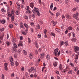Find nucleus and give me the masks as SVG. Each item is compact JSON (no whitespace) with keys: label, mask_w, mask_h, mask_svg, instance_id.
<instances>
[{"label":"nucleus","mask_w":79,"mask_h":79,"mask_svg":"<svg viewBox=\"0 0 79 79\" xmlns=\"http://www.w3.org/2000/svg\"><path fill=\"white\" fill-rule=\"evenodd\" d=\"M36 27L37 29H40V25L39 24L37 25Z\"/></svg>","instance_id":"21"},{"label":"nucleus","mask_w":79,"mask_h":79,"mask_svg":"<svg viewBox=\"0 0 79 79\" xmlns=\"http://www.w3.org/2000/svg\"><path fill=\"white\" fill-rule=\"evenodd\" d=\"M14 48H16L18 47V46H17V45L16 44V43H14V44H13Z\"/></svg>","instance_id":"11"},{"label":"nucleus","mask_w":79,"mask_h":79,"mask_svg":"<svg viewBox=\"0 0 79 79\" xmlns=\"http://www.w3.org/2000/svg\"><path fill=\"white\" fill-rule=\"evenodd\" d=\"M4 66L5 69H8V67H7V66H8V64L6 63H5L4 64Z\"/></svg>","instance_id":"7"},{"label":"nucleus","mask_w":79,"mask_h":79,"mask_svg":"<svg viewBox=\"0 0 79 79\" xmlns=\"http://www.w3.org/2000/svg\"><path fill=\"white\" fill-rule=\"evenodd\" d=\"M46 58L47 60H49V59H50V56L47 55L46 56Z\"/></svg>","instance_id":"33"},{"label":"nucleus","mask_w":79,"mask_h":79,"mask_svg":"<svg viewBox=\"0 0 79 79\" xmlns=\"http://www.w3.org/2000/svg\"><path fill=\"white\" fill-rule=\"evenodd\" d=\"M3 31H4V28H3L0 29V31H1V32H3Z\"/></svg>","instance_id":"53"},{"label":"nucleus","mask_w":79,"mask_h":79,"mask_svg":"<svg viewBox=\"0 0 79 79\" xmlns=\"http://www.w3.org/2000/svg\"><path fill=\"white\" fill-rule=\"evenodd\" d=\"M18 11H16L15 12V13L17 15H19V13H18Z\"/></svg>","instance_id":"56"},{"label":"nucleus","mask_w":79,"mask_h":79,"mask_svg":"<svg viewBox=\"0 0 79 79\" xmlns=\"http://www.w3.org/2000/svg\"><path fill=\"white\" fill-rule=\"evenodd\" d=\"M78 15H79V13L78 12H77L76 14H74L73 15V17L74 18H75V19H77L78 17Z\"/></svg>","instance_id":"3"},{"label":"nucleus","mask_w":79,"mask_h":79,"mask_svg":"<svg viewBox=\"0 0 79 79\" xmlns=\"http://www.w3.org/2000/svg\"><path fill=\"white\" fill-rule=\"evenodd\" d=\"M30 5L31 7V8H33L34 7V4L33 3L31 2V3H30Z\"/></svg>","instance_id":"8"},{"label":"nucleus","mask_w":79,"mask_h":79,"mask_svg":"<svg viewBox=\"0 0 79 79\" xmlns=\"http://www.w3.org/2000/svg\"><path fill=\"white\" fill-rule=\"evenodd\" d=\"M45 53H42V54L40 55V58H43L45 56Z\"/></svg>","instance_id":"4"},{"label":"nucleus","mask_w":79,"mask_h":79,"mask_svg":"<svg viewBox=\"0 0 79 79\" xmlns=\"http://www.w3.org/2000/svg\"><path fill=\"white\" fill-rule=\"evenodd\" d=\"M37 74L36 73L34 75V76L35 77H37Z\"/></svg>","instance_id":"62"},{"label":"nucleus","mask_w":79,"mask_h":79,"mask_svg":"<svg viewBox=\"0 0 79 79\" xmlns=\"http://www.w3.org/2000/svg\"><path fill=\"white\" fill-rule=\"evenodd\" d=\"M69 64L71 66H72V67H73V66H74V64L71 62Z\"/></svg>","instance_id":"35"},{"label":"nucleus","mask_w":79,"mask_h":79,"mask_svg":"<svg viewBox=\"0 0 79 79\" xmlns=\"http://www.w3.org/2000/svg\"><path fill=\"white\" fill-rule=\"evenodd\" d=\"M79 56H78V55L77 54L76 55V58L75 59H76V60H78V57Z\"/></svg>","instance_id":"40"},{"label":"nucleus","mask_w":79,"mask_h":79,"mask_svg":"<svg viewBox=\"0 0 79 79\" xmlns=\"http://www.w3.org/2000/svg\"><path fill=\"white\" fill-rule=\"evenodd\" d=\"M72 34L73 35V37H75V34H74V33L73 32L72 33Z\"/></svg>","instance_id":"54"},{"label":"nucleus","mask_w":79,"mask_h":79,"mask_svg":"<svg viewBox=\"0 0 79 79\" xmlns=\"http://www.w3.org/2000/svg\"><path fill=\"white\" fill-rule=\"evenodd\" d=\"M10 62H12V61H13V59L12 57H10Z\"/></svg>","instance_id":"19"},{"label":"nucleus","mask_w":79,"mask_h":79,"mask_svg":"<svg viewBox=\"0 0 79 79\" xmlns=\"http://www.w3.org/2000/svg\"><path fill=\"white\" fill-rule=\"evenodd\" d=\"M9 27L10 28H11V29H12L13 27V25H12V24H10L9 25Z\"/></svg>","instance_id":"18"},{"label":"nucleus","mask_w":79,"mask_h":79,"mask_svg":"<svg viewBox=\"0 0 79 79\" xmlns=\"http://www.w3.org/2000/svg\"><path fill=\"white\" fill-rule=\"evenodd\" d=\"M56 9H57L56 7H55L53 9V11H55V10H56Z\"/></svg>","instance_id":"59"},{"label":"nucleus","mask_w":79,"mask_h":79,"mask_svg":"<svg viewBox=\"0 0 79 79\" xmlns=\"http://www.w3.org/2000/svg\"><path fill=\"white\" fill-rule=\"evenodd\" d=\"M77 31H79V27H77Z\"/></svg>","instance_id":"64"},{"label":"nucleus","mask_w":79,"mask_h":79,"mask_svg":"<svg viewBox=\"0 0 79 79\" xmlns=\"http://www.w3.org/2000/svg\"><path fill=\"white\" fill-rule=\"evenodd\" d=\"M71 34L70 33L68 34V36H69V37H71Z\"/></svg>","instance_id":"57"},{"label":"nucleus","mask_w":79,"mask_h":79,"mask_svg":"<svg viewBox=\"0 0 79 79\" xmlns=\"http://www.w3.org/2000/svg\"><path fill=\"white\" fill-rule=\"evenodd\" d=\"M24 26L26 27V28H29V26L26 23H24Z\"/></svg>","instance_id":"14"},{"label":"nucleus","mask_w":79,"mask_h":79,"mask_svg":"<svg viewBox=\"0 0 79 79\" xmlns=\"http://www.w3.org/2000/svg\"><path fill=\"white\" fill-rule=\"evenodd\" d=\"M1 11L2 12H6V11L5 10H4V8H2L1 9Z\"/></svg>","instance_id":"32"},{"label":"nucleus","mask_w":79,"mask_h":79,"mask_svg":"<svg viewBox=\"0 0 79 79\" xmlns=\"http://www.w3.org/2000/svg\"><path fill=\"white\" fill-rule=\"evenodd\" d=\"M59 68L60 69H62V65H61V64H60Z\"/></svg>","instance_id":"26"},{"label":"nucleus","mask_w":79,"mask_h":79,"mask_svg":"<svg viewBox=\"0 0 79 79\" xmlns=\"http://www.w3.org/2000/svg\"><path fill=\"white\" fill-rule=\"evenodd\" d=\"M27 13H30L31 14V12L30 10H28V11H26Z\"/></svg>","instance_id":"42"},{"label":"nucleus","mask_w":79,"mask_h":79,"mask_svg":"<svg viewBox=\"0 0 79 79\" xmlns=\"http://www.w3.org/2000/svg\"><path fill=\"white\" fill-rule=\"evenodd\" d=\"M27 9H26V10H27V11H28L29 10V6H27Z\"/></svg>","instance_id":"48"},{"label":"nucleus","mask_w":79,"mask_h":79,"mask_svg":"<svg viewBox=\"0 0 79 79\" xmlns=\"http://www.w3.org/2000/svg\"><path fill=\"white\" fill-rule=\"evenodd\" d=\"M23 52L24 54H25V55H27V52H26V51L23 50Z\"/></svg>","instance_id":"25"},{"label":"nucleus","mask_w":79,"mask_h":79,"mask_svg":"<svg viewBox=\"0 0 79 79\" xmlns=\"http://www.w3.org/2000/svg\"><path fill=\"white\" fill-rule=\"evenodd\" d=\"M30 24H31V26H34V23L32 22Z\"/></svg>","instance_id":"52"},{"label":"nucleus","mask_w":79,"mask_h":79,"mask_svg":"<svg viewBox=\"0 0 79 79\" xmlns=\"http://www.w3.org/2000/svg\"><path fill=\"white\" fill-rule=\"evenodd\" d=\"M2 79H4V75L2 74Z\"/></svg>","instance_id":"63"},{"label":"nucleus","mask_w":79,"mask_h":79,"mask_svg":"<svg viewBox=\"0 0 79 79\" xmlns=\"http://www.w3.org/2000/svg\"><path fill=\"white\" fill-rule=\"evenodd\" d=\"M51 34L54 37H55V33L52 32H51Z\"/></svg>","instance_id":"27"},{"label":"nucleus","mask_w":79,"mask_h":79,"mask_svg":"<svg viewBox=\"0 0 79 79\" xmlns=\"http://www.w3.org/2000/svg\"><path fill=\"white\" fill-rule=\"evenodd\" d=\"M6 22V21L5 20H4V19L2 20V24H5Z\"/></svg>","instance_id":"13"},{"label":"nucleus","mask_w":79,"mask_h":79,"mask_svg":"<svg viewBox=\"0 0 79 79\" xmlns=\"http://www.w3.org/2000/svg\"><path fill=\"white\" fill-rule=\"evenodd\" d=\"M68 2H69L68 0H65V3H66V4L68 3Z\"/></svg>","instance_id":"44"},{"label":"nucleus","mask_w":79,"mask_h":79,"mask_svg":"<svg viewBox=\"0 0 79 79\" xmlns=\"http://www.w3.org/2000/svg\"><path fill=\"white\" fill-rule=\"evenodd\" d=\"M11 13L13 15L15 14V10H13L11 11Z\"/></svg>","instance_id":"36"},{"label":"nucleus","mask_w":79,"mask_h":79,"mask_svg":"<svg viewBox=\"0 0 79 79\" xmlns=\"http://www.w3.org/2000/svg\"><path fill=\"white\" fill-rule=\"evenodd\" d=\"M22 34H23L24 35H26V34H27V33H25V32H24V31H22Z\"/></svg>","instance_id":"24"},{"label":"nucleus","mask_w":79,"mask_h":79,"mask_svg":"<svg viewBox=\"0 0 79 79\" xmlns=\"http://www.w3.org/2000/svg\"><path fill=\"white\" fill-rule=\"evenodd\" d=\"M30 31H31L32 32H34V29L32 28L30 29Z\"/></svg>","instance_id":"50"},{"label":"nucleus","mask_w":79,"mask_h":79,"mask_svg":"<svg viewBox=\"0 0 79 79\" xmlns=\"http://www.w3.org/2000/svg\"><path fill=\"white\" fill-rule=\"evenodd\" d=\"M69 30H70V31H71L72 29H73V28H72V27L70 26L69 27Z\"/></svg>","instance_id":"34"},{"label":"nucleus","mask_w":79,"mask_h":79,"mask_svg":"<svg viewBox=\"0 0 79 79\" xmlns=\"http://www.w3.org/2000/svg\"><path fill=\"white\" fill-rule=\"evenodd\" d=\"M13 15V14H12V13L11 14H8L7 16H8L9 17H11V16H12Z\"/></svg>","instance_id":"17"},{"label":"nucleus","mask_w":79,"mask_h":79,"mask_svg":"<svg viewBox=\"0 0 79 79\" xmlns=\"http://www.w3.org/2000/svg\"><path fill=\"white\" fill-rule=\"evenodd\" d=\"M29 57L31 59H32V55L31 54H30L29 55Z\"/></svg>","instance_id":"39"},{"label":"nucleus","mask_w":79,"mask_h":79,"mask_svg":"<svg viewBox=\"0 0 79 79\" xmlns=\"http://www.w3.org/2000/svg\"><path fill=\"white\" fill-rule=\"evenodd\" d=\"M4 36V35H2V36H0V39H1V40H3V37Z\"/></svg>","instance_id":"23"},{"label":"nucleus","mask_w":79,"mask_h":79,"mask_svg":"<svg viewBox=\"0 0 79 79\" xmlns=\"http://www.w3.org/2000/svg\"><path fill=\"white\" fill-rule=\"evenodd\" d=\"M39 9L37 8L36 7H34V9H33V10H32V11L33 13L35 14V15H36L37 14L38 16H40V14L39 11ZM34 11L35 12H34Z\"/></svg>","instance_id":"1"},{"label":"nucleus","mask_w":79,"mask_h":79,"mask_svg":"<svg viewBox=\"0 0 79 79\" xmlns=\"http://www.w3.org/2000/svg\"><path fill=\"white\" fill-rule=\"evenodd\" d=\"M10 64L11 66H14V64H15V63L13 62H11L10 63Z\"/></svg>","instance_id":"43"},{"label":"nucleus","mask_w":79,"mask_h":79,"mask_svg":"<svg viewBox=\"0 0 79 79\" xmlns=\"http://www.w3.org/2000/svg\"><path fill=\"white\" fill-rule=\"evenodd\" d=\"M64 45H65L66 47V46H67L68 45V42L65 41L64 43Z\"/></svg>","instance_id":"15"},{"label":"nucleus","mask_w":79,"mask_h":79,"mask_svg":"<svg viewBox=\"0 0 79 79\" xmlns=\"http://www.w3.org/2000/svg\"><path fill=\"white\" fill-rule=\"evenodd\" d=\"M61 71L62 73H66V70L65 69H61Z\"/></svg>","instance_id":"29"},{"label":"nucleus","mask_w":79,"mask_h":79,"mask_svg":"<svg viewBox=\"0 0 79 79\" xmlns=\"http://www.w3.org/2000/svg\"><path fill=\"white\" fill-rule=\"evenodd\" d=\"M14 73H12L11 74V77H14Z\"/></svg>","instance_id":"55"},{"label":"nucleus","mask_w":79,"mask_h":79,"mask_svg":"<svg viewBox=\"0 0 79 79\" xmlns=\"http://www.w3.org/2000/svg\"><path fill=\"white\" fill-rule=\"evenodd\" d=\"M69 74H72V70H70L69 72Z\"/></svg>","instance_id":"38"},{"label":"nucleus","mask_w":79,"mask_h":79,"mask_svg":"<svg viewBox=\"0 0 79 79\" xmlns=\"http://www.w3.org/2000/svg\"><path fill=\"white\" fill-rule=\"evenodd\" d=\"M60 51H59L58 53H57V55L58 56H59L60 55Z\"/></svg>","instance_id":"58"},{"label":"nucleus","mask_w":79,"mask_h":79,"mask_svg":"<svg viewBox=\"0 0 79 79\" xmlns=\"http://www.w3.org/2000/svg\"><path fill=\"white\" fill-rule=\"evenodd\" d=\"M24 18L26 19H28V17L27 15H26L24 16Z\"/></svg>","instance_id":"28"},{"label":"nucleus","mask_w":79,"mask_h":79,"mask_svg":"<svg viewBox=\"0 0 79 79\" xmlns=\"http://www.w3.org/2000/svg\"><path fill=\"white\" fill-rule=\"evenodd\" d=\"M19 64L18 63V62L17 61L15 62V65L16 66H18Z\"/></svg>","instance_id":"46"},{"label":"nucleus","mask_w":79,"mask_h":79,"mask_svg":"<svg viewBox=\"0 0 79 79\" xmlns=\"http://www.w3.org/2000/svg\"><path fill=\"white\" fill-rule=\"evenodd\" d=\"M64 42H63V41H62L61 42L60 47H61V46H62L63 45V44H64Z\"/></svg>","instance_id":"22"},{"label":"nucleus","mask_w":79,"mask_h":79,"mask_svg":"<svg viewBox=\"0 0 79 79\" xmlns=\"http://www.w3.org/2000/svg\"><path fill=\"white\" fill-rule=\"evenodd\" d=\"M35 47H36V48H39V45H38V43L36 42V41L35 42Z\"/></svg>","instance_id":"5"},{"label":"nucleus","mask_w":79,"mask_h":79,"mask_svg":"<svg viewBox=\"0 0 79 79\" xmlns=\"http://www.w3.org/2000/svg\"><path fill=\"white\" fill-rule=\"evenodd\" d=\"M56 31L57 32H60V31H61V30H60V29L58 28L56 29Z\"/></svg>","instance_id":"30"},{"label":"nucleus","mask_w":79,"mask_h":79,"mask_svg":"<svg viewBox=\"0 0 79 79\" xmlns=\"http://www.w3.org/2000/svg\"><path fill=\"white\" fill-rule=\"evenodd\" d=\"M58 52V49L56 48L54 50V54L57 53Z\"/></svg>","instance_id":"6"},{"label":"nucleus","mask_w":79,"mask_h":79,"mask_svg":"<svg viewBox=\"0 0 79 79\" xmlns=\"http://www.w3.org/2000/svg\"><path fill=\"white\" fill-rule=\"evenodd\" d=\"M71 40L72 41V42H76L77 39L76 38H73L71 39Z\"/></svg>","instance_id":"12"},{"label":"nucleus","mask_w":79,"mask_h":79,"mask_svg":"<svg viewBox=\"0 0 79 79\" xmlns=\"http://www.w3.org/2000/svg\"><path fill=\"white\" fill-rule=\"evenodd\" d=\"M38 37L39 38H40V37H41V35H40V34H38Z\"/></svg>","instance_id":"45"},{"label":"nucleus","mask_w":79,"mask_h":79,"mask_svg":"<svg viewBox=\"0 0 79 79\" xmlns=\"http://www.w3.org/2000/svg\"><path fill=\"white\" fill-rule=\"evenodd\" d=\"M74 48L75 51V53H77L78 51H79V48L78 47V46H75L74 47Z\"/></svg>","instance_id":"2"},{"label":"nucleus","mask_w":79,"mask_h":79,"mask_svg":"<svg viewBox=\"0 0 79 79\" xmlns=\"http://www.w3.org/2000/svg\"><path fill=\"white\" fill-rule=\"evenodd\" d=\"M11 17H11V19H15V15H13V16L12 15Z\"/></svg>","instance_id":"41"},{"label":"nucleus","mask_w":79,"mask_h":79,"mask_svg":"<svg viewBox=\"0 0 79 79\" xmlns=\"http://www.w3.org/2000/svg\"><path fill=\"white\" fill-rule=\"evenodd\" d=\"M53 64L54 67H56V66H57V64L56 62H55L54 63H53Z\"/></svg>","instance_id":"16"},{"label":"nucleus","mask_w":79,"mask_h":79,"mask_svg":"<svg viewBox=\"0 0 79 79\" xmlns=\"http://www.w3.org/2000/svg\"><path fill=\"white\" fill-rule=\"evenodd\" d=\"M66 17L67 19H69V18H71V16L69 15H66Z\"/></svg>","instance_id":"10"},{"label":"nucleus","mask_w":79,"mask_h":79,"mask_svg":"<svg viewBox=\"0 0 79 79\" xmlns=\"http://www.w3.org/2000/svg\"><path fill=\"white\" fill-rule=\"evenodd\" d=\"M28 42H29V43H31V40L29 38H28Z\"/></svg>","instance_id":"47"},{"label":"nucleus","mask_w":79,"mask_h":79,"mask_svg":"<svg viewBox=\"0 0 79 79\" xmlns=\"http://www.w3.org/2000/svg\"><path fill=\"white\" fill-rule=\"evenodd\" d=\"M23 43H20L18 44V47H20V46H22V47H23Z\"/></svg>","instance_id":"20"},{"label":"nucleus","mask_w":79,"mask_h":79,"mask_svg":"<svg viewBox=\"0 0 79 79\" xmlns=\"http://www.w3.org/2000/svg\"><path fill=\"white\" fill-rule=\"evenodd\" d=\"M17 52H18V53H20V52H21V49H19V50L18 51H17Z\"/></svg>","instance_id":"51"},{"label":"nucleus","mask_w":79,"mask_h":79,"mask_svg":"<svg viewBox=\"0 0 79 79\" xmlns=\"http://www.w3.org/2000/svg\"><path fill=\"white\" fill-rule=\"evenodd\" d=\"M10 7H7V12L8 11H10Z\"/></svg>","instance_id":"37"},{"label":"nucleus","mask_w":79,"mask_h":79,"mask_svg":"<svg viewBox=\"0 0 79 79\" xmlns=\"http://www.w3.org/2000/svg\"><path fill=\"white\" fill-rule=\"evenodd\" d=\"M23 36H20V40H23Z\"/></svg>","instance_id":"49"},{"label":"nucleus","mask_w":79,"mask_h":79,"mask_svg":"<svg viewBox=\"0 0 79 79\" xmlns=\"http://www.w3.org/2000/svg\"><path fill=\"white\" fill-rule=\"evenodd\" d=\"M72 10L73 11H76L77 10V9H76V7H75Z\"/></svg>","instance_id":"31"},{"label":"nucleus","mask_w":79,"mask_h":79,"mask_svg":"<svg viewBox=\"0 0 79 79\" xmlns=\"http://www.w3.org/2000/svg\"><path fill=\"white\" fill-rule=\"evenodd\" d=\"M31 16L32 17V18H35V16L34 15V14H32Z\"/></svg>","instance_id":"60"},{"label":"nucleus","mask_w":79,"mask_h":79,"mask_svg":"<svg viewBox=\"0 0 79 79\" xmlns=\"http://www.w3.org/2000/svg\"><path fill=\"white\" fill-rule=\"evenodd\" d=\"M54 58L56 60H58V58H57V57H54Z\"/></svg>","instance_id":"61"},{"label":"nucleus","mask_w":79,"mask_h":79,"mask_svg":"<svg viewBox=\"0 0 79 79\" xmlns=\"http://www.w3.org/2000/svg\"><path fill=\"white\" fill-rule=\"evenodd\" d=\"M53 3H52L51 5L50 6V8L51 10H52V9H53Z\"/></svg>","instance_id":"9"}]
</instances>
